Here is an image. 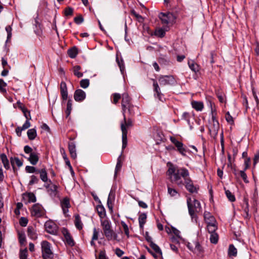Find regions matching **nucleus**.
I'll return each mask as SVG.
<instances>
[{"label": "nucleus", "mask_w": 259, "mask_h": 259, "mask_svg": "<svg viewBox=\"0 0 259 259\" xmlns=\"http://www.w3.org/2000/svg\"><path fill=\"white\" fill-rule=\"evenodd\" d=\"M44 210L42 207L39 204H35L33 205L31 214L33 216L39 218L44 214Z\"/></svg>", "instance_id": "7"}, {"label": "nucleus", "mask_w": 259, "mask_h": 259, "mask_svg": "<svg viewBox=\"0 0 259 259\" xmlns=\"http://www.w3.org/2000/svg\"><path fill=\"white\" fill-rule=\"evenodd\" d=\"M62 233L64 236L67 243L70 246L74 245V242L70 234L66 229L64 228Z\"/></svg>", "instance_id": "10"}, {"label": "nucleus", "mask_w": 259, "mask_h": 259, "mask_svg": "<svg viewBox=\"0 0 259 259\" xmlns=\"http://www.w3.org/2000/svg\"><path fill=\"white\" fill-rule=\"evenodd\" d=\"M104 234L108 240L116 239L117 236V234L111 229L105 232Z\"/></svg>", "instance_id": "18"}, {"label": "nucleus", "mask_w": 259, "mask_h": 259, "mask_svg": "<svg viewBox=\"0 0 259 259\" xmlns=\"http://www.w3.org/2000/svg\"><path fill=\"white\" fill-rule=\"evenodd\" d=\"M11 163L13 167V169H15V165H16L18 167H20L22 165V162L17 157H11Z\"/></svg>", "instance_id": "24"}, {"label": "nucleus", "mask_w": 259, "mask_h": 259, "mask_svg": "<svg viewBox=\"0 0 259 259\" xmlns=\"http://www.w3.org/2000/svg\"><path fill=\"white\" fill-rule=\"evenodd\" d=\"M68 55L71 58L76 57L78 54V50L76 47H73L68 50Z\"/></svg>", "instance_id": "23"}, {"label": "nucleus", "mask_w": 259, "mask_h": 259, "mask_svg": "<svg viewBox=\"0 0 259 259\" xmlns=\"http://www.w3.org/2000/svg\"><path fill=\"white\" fill-rule=\"evenodd\" d=\"M7 84L2 79H0V91L1 92H6V90L4 88L6 86Z\"/></svg>", "instance_id": "53"}, {"label": "nucleus", "mask_w": 259, "mask_h": 259, "mask_svg": "<svg viewBox=\"0 0 259 259\" xmlns=\"http://www.w3.org/2000/svg\"><path fill=\"white\" fill-rule=\"evenodd\" d=\"M27 234L28 236L32 239H36L37 236L35 232L34 231V229L32 226H29L27 228Z\"/></svg>", "instance_id": "28"}, {"label": "nucleus", "mask_w": 259, "mask_h": 259, "mask_svg": "<svg viewBox=\"0 0 259 259\" xmlns=\"http://www.w3.org/2000/svg\"><path fill=\"white\" fill-rule=\"evenodd\" d=\"M46 188L48 189V192L52 196H55L57 194V187L54 184H48L45 186Z\"/></svg>", "instance_id": "13"}, {"label": "nucleus", "mask_w": 259, "mask_h": 259, "mask_svg": "<svg viewBox=\"0 0 259 259\" xmlns=\"http://www.w3.org/2000/svg\"><path fill=\"white\" fill-rule=\"evenodd\" d=\"M1 157L4 167L6 169H8L10 167L9 163L6 155L5 154H3L1 155Z\"/></svg>", "instance_id": "32"}, {"label": "nucleus", "mask_w": 259, "mask_h": 259, "mask_svg": "<svg viewBox=\"0 0 259 259\" xmlns=\"http://www.w3.org/2000/svg\"><path fill=\"white\" fill-rule=\"evenodd\" d=\"M60 92L63 100H67L68 97L67 88L66 83L64 81L61 82Z\"/></svg>", "instance_id": "11"}, {"label": "nucleus", "mask_w": 259, "mask_h": 259, "mask_svg": "<svg viewBox=\"0 0 259 259\" xmlns=\"http://www.w3.org/2000/svg\"><path fill=\"white\" fill-rule=\"evenodd\" d=\"M159 18L162 21V23L164 24H168L171 21L175 19L174 15L171 13H161L159 16Z\"/></svg>", "instance_id": "6"}, {"label": "nucleus", "mask_w": 259, "mask_h": 259, "mask_svg": "<svg viewBox=\"0 0 259 259\" xmlns=\"http://www.w3.org/2000/svg\"><path fill=\"white\" fill-rule=\"evenodd\" d=\"M212 119L213 122V127L212 128V129L210 130V131L212 130L215 134H217L219 128V123L217 121H214V117L213 114Z\"/></svg>", "instance_id": "43"}, {"label": "nucleus", "mask_w": 259, "mask_h": 259, "mask_svg": "<svg viewBox=\"0 0 259 259\" xmlns=\"http://www.w3.org/2000/svg\"><path fill=\"white\" fill-rule=\"evenodd\" d=\"M73 9L71 7H67L64 11V14L66 16H72L73 14Z\"/></svg>", "instance_id": "48"}, {"label": "nucleus", "mask_w": 259, "mask_h": 259, "mask_svg": "<svg viewBox=\"0 0 259 259\" xmlns=\"http://www.w3.org/2000/svg\"><path fill=\"white\" fill-rule=\"evenodd\" d=\"M226 119L227 121L230 124H233L234 123L233 117L231 116V115L229 114V112H227V113L226 114Z\"/></svg>", "instance_id": "57"}, {"label": "nucleus", "mask_w": 259, "mask_h": 259, "mask_svg": "<svg viewBox=\"0 0 259 259\" xmlns=\"http://www.w3.org/2000/svg\"><path fill=\"white\" fill-rule=\"evenodd\" d=\"M188 65L190 69L194 72H196L199 71V65L194 63L193 61L191 63L190 61H189Z\"/></svg>", "instance_id": "35"}, {"label": "nucleus", "mask_w": 259, "mask_h": 259, "mask_svg": "<svg viewBox=\"0 0 259 259\" xmlns=\"http://www.w3.org/2000/svg\"><path fill=\"white\" fill-rule=\"evenodd\" d=\"M124 124L125 127V129L126 130V127H131L133 125V121L131 118H128L126 120L125 115H124L123 122L121 123Z\"/></svg>", "instance_id": "37"}, {"label": "nucleus", "mask_w": 259, "mask_h": 259, "mask_svg": "<svg viewBox=\"0 0 259 259\" xmlns=\"http://www.w3.org/2000/svg\"><path fill=\"white\" fill-rule=\"evenodd\" d=\"M150 246L155 251V252L161 255H162V251L157 245H156L153 242H151L150 243Z\"/></svg>", "instance_id": "34"}, {"label": "nucleus", "mask_w": 259, "mask_h": 259, "mask_svg": "<svg viewBox=\"0 0 259 259\" xmlns=\"http://www.w3.org/2000/svg\"><path fill=\"white\" fill-rule=\"evenodd\" d=\"M85 98V93L82 90L78 89L75 91L74 94V100L80 102L83 101Z\"/></svg>", "instance_id": "8"}, {"label": "nucleus", "mask_w": 259, "mask_h": 259, "mask_svg": "<svg viewBox=\"0 0 259 259\" xmlns=\"http://www.w3.org/2000/svg\"><path fill=\"white\" fill-rule=\"evenodd\" d=\"M24 151L26 153L30 154L33 153L32 149L29 146H25L24 148Z\"/></svg>", "instance_id": "63"}, {"label": "nucleus", "mask_w": 259, "mask_h": 259, "mask_svg": "<svg viewBox=\"0 0 259 259\" xmlns=\"http://www.w3.org/2000/svg\"><path fill=\"white\" fill-rule=\"evenodd\" d=\"M120 98L121 96L119 94L115 93L113 95V103L116 104Z\"/></svg>", "instance_id": "60"}, {"label": "nucleus", "mask_w": 259, "mask_h": 259, "mask_svg": "<svg viewBox=\"0 0 259 259\" xmlns=\"http://www.w3.org/2000/svg\"><path fill=\"white\" fill-rule=\"evenodd\" d=\"M68 149L71 157L73 159L76 158V153L75 144L73 142L69 143Z\"/></svg>", "instance_id": "15"}, {"label": "nucleus", "mask_w": 259, "mask_h": 259, "mask_svg": "<svg viewBox=\"0 0 259 259\" xmlns=\"http://www.w3.org/2000/svg\"><path fill=\"white\" fill-rule=\"evenodd\" d=\"M219 236L217 233L210 234V240L212 243L216 244L218 241Z\"/></svg>", "instance_id": "41"}, {"label": "nucleus", "mask_w": 259, "mask_h": 259, "mask_svg": "<svg viewBox=\"0 0 259 259\" xmlns=\"http://www.w3.org/2000/svg\"><path fill=\"white\" fill-rule=\"evenodd\" d=\"M147 215L145 213L141 214L139 218V225L141 228H143L144 225L146 222Z\"/></svg>", "instance_id": "25"}, {"label": "nucleus", "mask_w": 259, "mask_h": 259, "mask_svg": "<svg viewBox=\"0 0 259 259\" xmlns=\"http://www.w3.org/2000/svg\"><path fill=\"white\" fill-rule=\"evenodd\" d=\"M18 107L22 110L24 115H26V112H28L27 109L24 107L22 103L19 101L17 103Z\"/></svg>", "instance_id": "47"}, {"label": "nucleus", "mask_w": 259, "mask_h": 259, "mask_svg": "<svg viewBox=\"0 0 259 259\" xmlns=\"http://www.w3.org/2000/svg\"><path fill=\"white\" fill-rule=\"evenodd\" d=\"M81 67L79 65H76L73 67L74 74L78 78L83 76V73L79 71Z\"/></svg>", "instance_id": "30"}, {"label": "nucleus", "mask_w": 259, "mask_h": 259, "mask_svg": "<svg viewBox=\"0 0 259 259\" xmlns=\"http://www.w3.org/2000/svg\"><path fill=\"white\" fill-rule=\"evenodd\" d=\"M191 104L193 108L197 111H201L203 108V104L201 102L193 101L192 102Z\"/></svg>", "instance_id": "20"}, {"label": "nucleus", "mask_w": 259, "mask_h": 259, "mask_svg": "<svg viewBox=\"0 0 259 259\" xmlns=\"http://www.w3.org/2000/svg\"><path fill=\"white\" fill-rule=\"evenodd\" d=\"M153 86L154 88V91L156 93L157 97L159 99V100L161 101H163V99L161 98L162 94L160 92V88L157 84V82L154 81L153 83Z\"/></svg>", "instance_id": "26"}, {"label": "nucleus", "mask_w": 259, "mask_h": 259, "mask_svg": "<svg viewBox=\"0 0 259 259\" xmlns=\"http://www.w3.org/2000/svg\"><path fill=\"white\" fill-rule=\"evenodd\" d=\"M102 226L104 230V233L111 229V226L109 222L107 220H104L101 222Z\"/></svg>", "instance_id": "36"}, {"label": "nucleus", "mask_w": 259, "mask_h": 259, "mask_svg": "<svg viewBox=\"0 0 259 259\" xmlns=\"http://www.w3.org/2000/svg\"><path fill=\"white\" fill-rule=\"evenodd\" d=\"M130 102V99L127 94L124 93L122 94V103L121 104H123V106H124V104L129 105Z\"/></svg>", "instance_id": "33"}, {"label": "nucleus", "mask_w": 259, "mask_h": 259, "mask_svg": "<svg viewBox=\"0 0 259 259\" xmlns=\"http://www.w3.org/2000/svg\"><path fill=\"white\" fill-rule=\"evenodd\" d=\"M216 224L217 223L214 224L207 225V230L210 234L215 233V231L218 229Z\"/></svg>", "instance_id": "38"}, {"label": "nucleus", "mask_w": 259, "mask_h": 259, "mask_svg": "<svg viewBox=\"0 0 259 259\" xmlns=\"http://www.w3.org/2000/svg\"><path fill=\"white\" fill-rule=\"evenodd\" d=\"M187 204L189 213L192 218L193 219L195 217V213L200 210V202L196 199L192 201L191 198H189L187 200Z\"/></svg>", "instance_id": "2"}, {"label": "nucleus", "mask_w": 259, "mask_h": 259, "mask_svg": "<svg viewBox=\"0 0 259 259\" xmlns=\"http://www.w3.org/2000/svg\"><path fill=\"white\" fill-rule=\"evenodd\" d=\"M37 172L40 174V178L43 182H46L48 181V176L46 169L43 168L41 170H37Z\"/></svg>", "instance_id": "22"}, {"label": "nucleus", "mask_w": 259, "mask_h": 259, "mask_svg": "<svg viewBox=\"0 0 259 259\" xmlns=\"http://www.w3.org/2000/svg\"><path fill=\"white\" fill-rule=\"evenodd\" d=\"M121 130L122 131V149H124L127 145V130L125 129L124 124H121Z\"/></svg>", "instance_id": "9"}, {"label": "nucleus", "mask_w": 259, "mask_h": 259, "mask_svg": "<svg viewBox=\"0 0 259 259\" xmlns=\"http://www.w3.org/2000/svg\"><path fill=\"white\" fill-rule=\"evenodd\" d=\"M25 170L27 172L29 173H33L35 171L37 172L36 168L34 167L31 166H26L25 167Z\"/></svg>", "instance_id": "56"}, {"label": "nucleus", "mask_w": 259, "mask_h": 259, "mask_svg": "<svg viewBox=\"0 0 259 259\" xmlns=\"http://www.w3.org/2000/svg\"><path fill=\"white\" fill-rule=\"evenodd\" d=\"M114 199V196L112 195V191H111L109 194L108 201H107L108 206L109 208V209H112V206L111 205V203H112V199Z\"/></svg>", "instance_id": "44"}, {"label": "nucleus", "mask_w": 259, "mask_h": 259, "mask_svg": "<svg viewBox=\"0 0 259 259\" xmlns=\"http://www.w3.org/2000/svg\"><path fill=\"white\" fill-rule=\"evenodd\" d=\"M89 84H90V80L88 79H82L80 81V87L84 89L87 88L89 87Z\"/></svg>", "instance_id": "42"}, {"label": "nucleus", "mask_w": 259, "mask_h": 259, "mask_svg": "<svg viewBox=\"0 0 259 259\" xmlns=\"http://www.w3.org/2000/svg\"><path fill=\"white\" fill-rule=\"evenodd\" d=\"M167 187L168 193L171 196H174L178 193L177 190L175 189L170 188L169 185H167Z\"/></svg>", "instance_id": "49"}, {"label": "nucleus", "mask_w": 259, "mask_h": 259, "mask_svg": "<svg viewBox=\"0 0 259 259\" xmlns=\"http://www.w3.org/2000/svg\"><path fill=\"white\" fill-rule=\"evenodd\" d=\"M75 225L76 227L79 230H81L82 228V223L80 219V217L78 214L75 215Z\"/></svg>", "instance_id": "31"}, {"label": "nucleus", "mask_w": 259, "mask_h": 259, "mask_svg": "<svg viewBox=\"0 0 259 259\" xmlns=\"http://www.w3.org/2000/svg\"><path fill=\"white\" fill-rule=\"evenodd\" d=\"M27 136L30 140H34L36 137V131L34 128H31L27 131Z\"/></svg>", "instance_id": "29"}, {"label": "nucleus", "mask_w": 259, "mask_h": 259, "mask_svg": "<svg viewBox=\"0 0 259 259\" xmlns=\"http://www.w3.org/2000/svg\"><path fill=\"white\" fill-rule=\"evenodd\" d=\"M121 225L123 227L124 233L127 237H128L129 236V231H128V228L127 225L123 222H121Z\"/></svg>", "instance_id": "55"}, {"label": "nucleus", "mask_w": 259, "mask_h": 259, "mask_svg": "<svg viewBox=\"0 0 259 259\" xmlns=\"http://www.w3.org/2000/svg\"><path fill=\"white\" fill-rule=\"evenodd\" d=\"M28 223V219L24 217H21L19 221L20 225L22 227L26 226Z\"/></svg>", "instance_id": "51"}, {"label": "nucleus", "mask_w": 259, "mask_h": 259, "mask_svg": "<svg viewBox=\"0 0 259 259\" xmlns=\"http://www.w3.org/2000/svg\"><path fill=\"white\" fill-rule=\"evenodd\" d=\"M23 199L27 200V202H34L36 201V197L33 193H25L23 194Z\"/></svg>", "instance_id": "14"}, {"label": "nucleus", "mask_w": 259, "mask_h": 259, "mask_svg": "<svg viewBox=\"0 0 259 259\" xmlns=\"http://www.w3.org/2000/svg\"><path fill=\"white\" fill-rule=\"evenodd\" d=\"M237 254V249L233 244L229 245L228 249V255L229 256H236Z\"/></svg>", "instance_id": "27"}, {"label": "nucleus", "mask_w": 259, "mask_h": 259, "mask_svg": "<svg viewBox=\"0 0 259 259\" xmlns=\"http://www.w3.org/2000/svg\"><path fill=\"white\" fill-rule=\"evenodd\" d=\"M96 209L100 218L103 219L106 216L105 210L104 207L102 205H97Z\"/></svg>", "instance_id": "21"}, {"label": "nucleus", "mask_w": 259, "mask_h": 259, "mask_svg": "<svg viewBox=\"0 0 259 259\" xmlns=\"http://www.w3.org/2000/svg\"><path fill=\"white\" fill-rule=\"evenodd\" d=\"M167 165L168 166V169L166 171V175L170 182L176 184L179 186H182L184 185L181 180V177H182L185 180V187L187 190L191 193H197L198 188L194 186L190 178H187L189 175V171L187 169L178 168L170 162L167 163Z\"/></svg>", "instance_id": "1"}, {"label": "nucleus", "mask_w": 259, "mask_h": 259, "mask_svg": "<svg viewBox=\"0 0 259 259\" xmlns=\"http://www.w3.org/2000/svg\"><path fill=\"white\" fill-rule=\"evenodd\" d=\"M155 34L156 36L162 37L165 34V31L162 29H159L155 31Z\"/></svg>", "instance_id": "50"}, {"label": "nucleus", "mask_w": 259, "mask_h": 259, "mask_svg": "<svg viewBox=\"0 0 259 259\" xmlns=\"http://www.w3.org/2000/svg\"><path fill=\"white\" fill-rule=\"evenodd\" d=\"M27 248H25L24 250H22L20 252V259H27Z\"/></svg>", "instance_id": "46"}, {"label": "nucleus", "mask_w": 259, "mask_h": 259, "mask_svg": "<svg viewBox=\"0 0 259 259\" xmlns=\"http://www.w3.org/2000/svg\"><path fill=\"white\" fill-rule=\"evenodd\" d=\"M38 156L35 153H31L28 160L32 165H35L38 161Z\"/></svg>", "instance_id": "19"}, {"label": "nucleus", "mask_w": 259, "mask_h": 259, "mask_svg": "<svg viewBox=\"0 0 259 259\" xmlns=\"http://www.w3.org/2000/svg\"><path fill=\"white\" fill-rule=\"evenodd\" d=\"M226 195L230 201L233 202L235 200V198L234 195L228 190L225 191Z\"/></svg>", "instance_id": "45"}, {"label": "nucleus", "mask_w": 259, "mask_h": 259, "mask_svg": "<svg viewBox=\"0 0 259 259\" xmlns=\"http://www.w3.org/2000/svg\"><path fill=\"white\" fill-rule=\"evenodd\" d=\"M120 157L119 156L118 158L117 162L116 168H115V176H116L117 171L120 169L121 166H122L121 160H120Z\"/></svg>", "instance_id": "52"}, {"label": "nucleus", "mask_w": 259, "mask_h": 259, "mask_svg": "<svg viewBox=\"0 0 259 259\" xmlns=\"http://www.w3.org/2000/svg\"><path fill=\"white\" fill-rule=\"evenodd\" d=\"M194 246L192 251L197 255H200L203 251L201 246L197 241L194 242Z\"/></svg>", "instance_id": "16"}, {"label": "nucleus", "mask_w": 259, "mask_h": 259, "mask_svg": "<svg viewBox=\"0 0 259 259\" xmlns=\"http://www.w3.org/2000/svg\"><path fill=\"white\" fill-rule=\"evenodd\" d=\"M158 80L161 85H172L176 83V80L172 75L160 76Z\"/></svg>", "instance_id": "4"}, {"label": "nucleus", "mask_w": 259, "mask_h": 259, "mask_svg": "<svg viewBox=\"0 0 259 259\" xmlns=\"http://www.w3.org/2000/svg\"><path fill=\"white\" fill-rule=\"evenodd\" d=\"M74 21L76 24H80L83 22V18L81 15H79L78 17H75Z\"/></svg>", "instance_id": "62"}, {"label": "nucleus", "mask_w": 259, "mask_h": 259, "mask_svg": "<svg viewBox=\"0 0 259 259\" xmlns=\"http://www.w3.org/2000/svg\"><path fill=\"white\" fill-rule=\"evenodd\" d=\"M61 206L64 213L68 211V208L70 206L69 200L67 198H65L61 202Z\"/></svg>", "instance_id": "17"}, {"label": "nucleus", "mask_w": 259, "mask_h": 259, "mask_svg": "<svg viewBox=\"0 0 259 259\" xmlns=\"http://www.w3.org/2000/svg\"><path fill=\"white\" fill-rule=\"evenodd\" d=\"M175 146L177 147L178 150L183 155H185L184 152L186 151V150L183 147V144L182 142H179V143H177Z\"/></svg>", "instance_id": "40"}, {"label": "nucleus", "mask_w": 259, "mask_h": 259, "mask_svg": "<svg viewBox=\"0 0 259 259\" xmlns=\"http://www.w3.org/2000/svg\"><path fill=\"white\" fill-rule=\"evenodd\" d=\"M72 110V101L71 100H69L67 102V109L65 111V113L66 114V117H68L71 111Z\"/></svg>", "instance_id": "39"}, {"label": "nucleus", "mask_w": 259, "mask_h": 259, "mask_svg": "<svg viewBox=\"0 0 259 259\" xmlns=\"http://www.w3.org/2000/svg\"><path fill=\"white\" fill-rule=\"evenodd\" d=\"M19 240L21 244H23L26 241V238L24 234H19Z\"/></svg>", "instance_id": "54"}, {"label": "nucleus", "mask_w": 259, "mask_h": 259, "mask_svg": "<svg viewBox=\"0 0 259 259\" xmlns=\"http://www.w3.org/2000/svg\"><path fill=\"white\" fill-rule=\"evenodd\" d=\"M239 173H240V175L241 177L243 179V180L244 181V182L248 183V181L247 180V175L245 173L244 170H240L239 171Z\"/></svg>", "instance_id": "58"}, {"label": "nucleus", "mask_w": 259, "mask_h": 259, "mask_svg": "<svg viewBox=\"0 0 259 259\" xmlns=\"http://www.w3.org/2000/svg\"><path fill=\"white\" fill-rule=\"evenodd\" d=\"M204 218L206 223L208 225H212L216 223L215 218L208 212L205 211L204 213Z\"/></svg>", "instance_id": "12"}, {"label": "nucleus", "mask_w": 259, "mask_h": 259, "mask_svg": "<svg viewBox=\"0 0 259 259\" xmlns=\"http://www.w3.org/2000/svg\"><path fill=\"white\" fill-rule=\"evenodd\" d=\"M31 180L29 181V184L32 185L35 183H37L38 181V179L35 176H32L31 177Z\"/></svg>", "instance_id": "61"}, {"label": "nucleus", "mask_w": 259, "mask_h": 259, "mask_svg": "<svg viewBox=\"0 0 259 259\" xmlns=\"http://www.w3.org/2000/svg\"><path fill=\"white\" fill-rule=\"evenodd\" d=\"M63 158L64 159V160H65L66 164L69 166V169H71V165H70V162H69L68 158L67 157V156L65 153V151L64 149H63Z\"/></svg>", "instance_id": "59"}, {"label": "nucleus", "mask_w": 259, "mask_h": 259, "mask_svg": "<svg viewBox=\"0 0 259 259\" xmlns=\"http://www.w3.org/2000/svg\"><path fill=\"white\" fill-rule=\"evenodd\" d=\"M42 257L44 259L51 258L53 256V253L50 249V244L47 241H44L41 243Z\"/></svg>", "instance_id": "3"}, {"label": "nucleus", "mask_w": 259, "mask_h": 259, "mask_svg": "<svg viewBox=\"0 0 259 259\" xmlns=\"http://www.w3.org/2000/svg\"><path fill=\"white\" fill-rule=\"evenodd\" d=\"M99 259H106L105 251L104 250L101 251L99 255Z\"/></svg>", "instance_id": "64"}, {"label": "nucleus", "mask_w": 259, "mask_h": 259, "mask_svg": "<svg viewBox=\"0 0 259 259\" xmlns=\"http://www.w3.org/2000/svg\"><path fill=\"white\" fill-rule=\"evenodd\" d=\"M46 231L51 234H56L58 231L57 225L52 221H47L45 224Z\"/></svg>", "instance_id": "5"}]
</instances>
